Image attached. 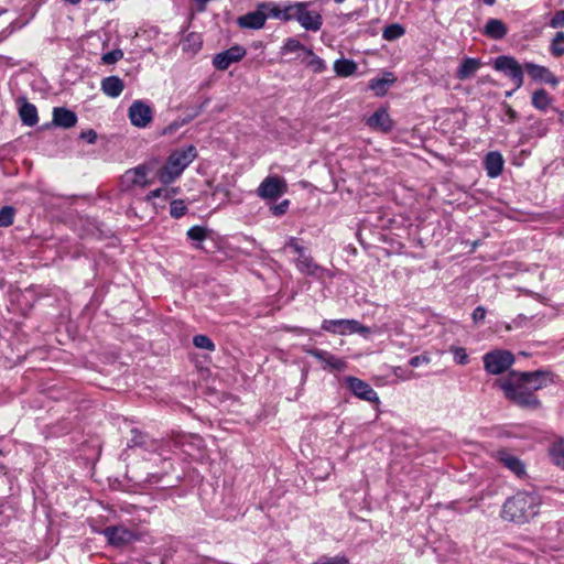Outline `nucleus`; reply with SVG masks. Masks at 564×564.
Listing matches in <instances>:
<instances>
[{"instance_id":"f257e3e1","label":"nucleus","mask_w":564,"mask_h":564,"mask_svg":"<svg viewBox=\"0 0 564 564\" xmlns=\"http://www.w3.org/2000/svg\"><path fill=\"white\" fill-rule=\"evenodd\" d=\"M539 503L535 492L519 491L506 500L501 517L516 524H524L538 514Z\"/></svg>"},{"instance_id":"f03ea898","label":"nucleus","mask_w":564,"mask_h":564,"mask_svg":"<svg viewBox=\"0 0 564 564\" xmlns=\"http://www.w3.org/2000/svg\"><path fill=\"white\" fill-rule=\"evenodd\" d=\"M499 386L505 397L522 409L538 410L542 405L530 386L519 376V371H510L507 379L501 381Z\"/></svg>"},{"instance_id":"7ed1b4c3","label":"nucleus","mask_w":564,"mask_h":564,"mask_svg":"<svg viewBox=\"0 0 564 564\" xmlns=\"http://www.w3.org/2000/svg\"><path fill=\"white\" fill-rule=\"evenodd\" d=\"M197 150L189 144L174 150L167 158L165 164L158 170L156 177L163 185L176 181L184 170L196 159Z\"/></svg>"},{"instance_id":"20e7f679","label":"nucleus","mask_w":564,"mask_h":564,"mask_svg":"<svg viewBox=\"0 0 564 564\" xmlns=\"http://www.w3.org/2000/svg\"><path fill=\"white\" fill-rule=\"evenodd\" d=\"M484 368L490 375H500L514 362V356L509 350L496 349L484 355Z\"/></svg>"},{"instance_id":"39448f33","label":"nucleus","mask_w":564,"mask_h":564,"mask_svg":"<svg viewBox=\"0 0 564 564\" xmlns=\"http://www.w3.org/2000/svg\"><path fill=\"white\" fill-rule=\"evenodd\" d=\"M150 170L148 164H140L126 171L120 180L122 191L128 192L134 187L144 188L151 185L153 181L149 177Z\"/></svg>"},{"instance_id":"423d86ee","label":"nucleus","mask_w":564,"mask_h":564,"mask_svg":"<svg viewBox=\"0 0 564 564\" xmlns=\"http://www.w3.org/2000/svg\"><path fill=\"white\" fill-rule=\"evenodd\" d=\"M321 327L325 332L338 335L357 333L366 336L370 333L369 327L364 326L356 319H324Z\"/></svg>"},{"instance_id":"0eeeda50","label":"nucleus","mask_w":564,"mask_h":564,"mask_svg":"<svg viewBox=\"0 0 564 564\" xmlns=\"http://www.w3.org/2000/svg\"><path fill=\"white\" fill-rule=\"evenodd\" d=\"M310 4L308 1L294 2V21L306 31L317 32L323 25V18L318 12L310 11Z\"/></svg>"},{"instance_id":"6e6552de","label":"nucleus","mask_w":564,"mask_h":564,"mask_svg":"<svg viewBox=\"0 0 564 564\" xmlns=\"http://www.w3.org/2000/svg\"><path fill=\"white\" fill-rule=\"evenodd\" d=\"M494 67L512 80L514 89H519L523 85L524 66L522 67L514 57L507 55L498 56L495 59Z\"/></svg>"},{"instance_id":"1a4fd4ad","label":"nucleus","mask_w":564,"mask_h":564,"mask_svg":"<svg viewBox=\"0 0 564 564\" xmlns=\"http://www.w3.org/2000/svg\"><path fill=\"white\" fill-rule=\"evenodd\" d=\"M288 189L286 182L279 176H268L259 185L258 196L264 199H276Z\"/></svg>"},{"instance_id":"9d476101","label":"nucleus","mask_w":564,"mask_h":564,"mask_svg":"<svg viewBox=\"0 0 564 564\" xmlns=\"http://www.w3.org/2000/svg\"><path fill=\"white\" fill-rule=\"evenodd\" d=\"M260 8L265 10L267 19L272 18L283 22L294 21V2L280 4L273 1H264L260 3Z\"/></svg>"},{"instance_id":"9b49d317","label":"nucleus","mask_w":564,"mask_h":564,"mask_svg":"<svg viewBox=\"0 0 564 564\" xmlns=\"http://www.w3.org/2000/svg\"><path fill=\"white\" fill-rule=\"evenodd\" d=\"M128 115L131 124L138 128H145L153 118L151 107L142 100H134L129 107Z\"/></svg>"},{"instance_id":"f8f14e48","label":"nucleus","mask_w":564,"mask_h":564,"mask_svg":"<svg viewBox=\"0 0 564 564\" xmlns=\"http://www.w3.org/2000/svg\"><path fill=\"white\" fill-rule=\"evenodd\" d=\"M347 388L354 393L357 398L379 404V397L377 392L372 389V387L366 381L356 378V377H347L345 379Z\"/></svg>"},{"instance_id":"ddd939ff","label":"nucleus","mask_w":564,"mask_h":564,"mask_svg":"<svg viewBox=\"0 0 564 564\" xmlns=\"http://www.w3.org/2000/svg\"><path fill=\"white\" fill-rule=\"evenodd\" d=\"M247 51L240 45H234L228 50H225L216 54L213 58V65L218 70H226L231 64L241 61Z\"/></svg>"},{"instance_id":"4468645a","label":"nucleus","mask_w":564,"mask_h":564,"mask_svg":"<svg viewBox=\"0 0 564 564\" xmlns=\"http://www.w3.org/2000/svg\"><path fill=\"white\" fill-rule=\"evenodd\" d=\"M525 383L530 386L533 393L554 382V373L549 370L519 371Z\"/></svg>"},{"instance_id":"2eb2a0df","label":"nucleus","mask_w":564,"mask_h":564,"mask_svg":"<svg viewBox=\"0 0 564 564\" xmlns=\"http://www.w3.org/2000/svg\"><path fill=\"white\" fill-rule=\"evenodd\" d=\"M304 351L316 358L318 361H321L324 365V368H329L332 370L336 371H343L347 367V362L344 359H340L336 357L335 355L330 354L327 350L317 349V348H308L304 349Z\"/></svg>"},{"instance_id":"dca6fc26","label":"nucleus","mask_w":564,"mask_h":564,"mask_svg":"<svg viewBox=\"0 0 564 564\" xmlns=\"http://www.w3.org/2000/svg\"><path fill=\"white\" fill-rule=\"evenodd\" d=\"M524 70L535 82H543L553 87L558 84L557 77L545 66L528 62L524 64Z\"/></svg>"},{"instance_id":"f3484780","label":"nucleus","mask_w":564,"mask_h":564,"mask_svg":"<svg viewBox=\"0 0 564 564\" xmlns=\"http://www.w3.org/2000/svg\"><path fill=\"white\" fill-rule=\"evenodd\" d=\"M267 21L265 10L260 8V3L252 12H248L237 19V24L242 29L259 30L264 26Z\"/></svg>"},{"instance_id":"a211bd4d","label":"nucleus","mask_w":564,"mask_h":564,"mask_svg":"<svg viewBox=\"0 0 564 564\" xmlns=\"http://www.w3.org/2000/svg\"><path fill=\"white\" fill-rule=\"evenodd\" d=\"M367 124L373 129L382 132H390L393 129V121L386 109L380 108L375 111L368 119Z\"/></svg>"},{"instance_id":"6ab92c4d","label":"nucleus","mask_w":564,"mask_h":564,"mask_svg":"<svg viewBox=\"0 0 564 564\" xmlns=\"http://www.w3.org/2000/svg\"><path fill=\"white\" fill-rule=\"evenodd\" d=\"M295 267L299 272L310 276H317L318 273L324 271V269L313 260L312 256L307 251L297 257L295 260Z\"/></svg>"},{"instance_id":"aec40b11","label":"nucleus","mask_w":564,"mask_h":564,"mask_svg":"<svg viewBox=\"0 0 564 564\" xmlns=\"http://www.w3.org/2000/svg\"><path fill=\"white\" fill-rule=\"evenodd\" d=\"M499 462L509 470H511L518 477L525 475V465L523 462L507 451H500L498 453Z\"/></svg>"},{"instance_id":"412c9836","label":"nucleus","mask_w":564,"mask_h":564,"mask_svg":"<svg viewBox=\"0 0 564 564\" xmlns=\"http://www.w3.org/2000/svg\"><path fill=\"white\" fill-rule=\"evenodd\" d=\"M77 122V116L74 111L64 108L56 107L53 110V123L57 127L69 129Z\"/></svg>"},{"instance_id":"4be33fe9","label":"nucleus","mask_w":564,"mask_h":564,"mask_svg":"<svg viewBox=\"0 0 564 564\" xmlns=\"http://www.w3.org/2000/svg\"><path fill=\"white\" fill-rule=\"evenodd\" d=\"M484 164L487 175L495 178L502 173L505 160L499 152L492 151L486 155Z\"/></svg>"},{"instance_id":"5701e85b","label":"nucleus","mask_w":564,"mask_h":564,"mask_svg":"<svg viewBox=\"0 0 564 564\" xmlns=\"http://www.w3.org/2000/svg\"><path fill=\"white\" fill-rule=\"evenodd\" d=\"M123 80L115 75L105 77L100 83L101 91L110 98L119 97L123 91Z\"/></svg>"},{"instance_id":"b1692460","label":"nucleus","mask_w":564,"mask_h":564,"mask_svg":"<svg viewBox=\"0 0 564 564\" xmlns=\"http://www.w3.org/2000/svg\"><path fill=\"white\" fill-rule=\"evenodd\" d=\"M102 533L107 541L115 546H122L133 540L139 539L135 531H99Z\"/></svg>"},{"instance_id":"393cba45","label":"nucleus","mask_w":564,"mask_h":564,"mask_svg":"<svg viewBox=\"0 0 564 564\" xmlns=\"http://www.w3.org/2000/svg\"><path fill=\"white\" fill-rule=\"evenodd\" d=\"M480 66V59L466 57L462 61V64L456 72V78L459 80H466L468 78H471Z\"/></svg>"},{"instance_id":"a878e982","label":"nucleus","mask_w":564,"mask_h":564,"mask_svg":"<svg viewBox=\"0 0 564 564\" xmlns=\"http://www.w3.org/2000/svg\"><path fill=\"white\" fill-rule=\"evenodd\" d=\"M395 82V77L392 73H386L383 77H375L369 82V89L375 91L379 97L384 96L390 86Z\"/></svg>"},{"instance_id":"bb28decb","label":"nucleus","mask_w":564,"mask_h":564,"mask_svg":"<svg viewBox=\"0 0 564 564\" xmlns=\"http://www.w3.org/2000/svg\"><path fill=\"white\" fill-rule=\"evenodd\" d=\"M508 33L507 25L499 19H489L485 25L484 34L492 40H501Z\"/></svg>"},{"instance_id":"cd10ccee","label":"nucleus","mask_w":564,"mask_h":564,"mask_svg":"<svg viewBox=\"0 0 564 564\" xmlns=\"http://www.w3.org/2000/svg\"><path fill=\"white\" fill-rule=\"evenodd\" d=\"M19 116L21 122L28 127H34L39 121L36 107L26 100L20 106Z\"/></svg>"},{"instance_id":"c85d7f7f","label":"nucleus","mask_w":564,"mask_h":564,"mask_svg":"<svg viewBox=\"0 0 564 564\" xmlns=\"http://www.w3.org/2000/svg\"><path fill=\"white\" fill-rule=\"evenodd\" d=\"M357 70V64L351 59L340 58L334 63V72L337 76L348 77Z\"/></svg>"},{"instance_id":"c756f323","label":"nucleus","mask_w":564,"mask_h":564,"mask_svg":"<svg viewBox=\"0 0 564 564\" xmlns=\"http://www.w3.org/2000/svg\"><path fill=\"white\" fill-rule=\"evenodd\" d=\"M552 462L560 468L564 469V438H560L552 443L549 448Z\"/></svg>"},{"instance_id":"7c9ffc66","label":"nucleus","mask_w":564,"mask_h":564,"mask_svg":"<svg viewBox=\"0 0 564 564\" xmlns=\"http://www.w3.org/2000/svg\"><path fill=\"white\" fill-rule=\"evenodd\" d=\"M551 97L544 89H538L532 95V105L539 109L545 111L551 105Z\"/></svg>"},{"instance_id":"2f4dec72","label":"nucleus","mask_w":564,"mask_h":564,"mask_svg":"<svg viewBox=\"0 0 564 564\" xmlns=\"http://www.w3.org/2000/svg\"><path fill=\"white\" fill-rule=\"evenodd\" d=\"M202 44H203V41H202L200 34L192 32V33L187 34V36L183 43V51L195 54L200 50Z\"/></svg>"},{"instance_id":"473e14b6","label":"nucleus","mask_w":564,"mask_h":564,"mask_svg":"<svg viewBox=\"0 0 564 564\" xmlns=\"http://www.w3.org/2000/svg\"><path fill=\"white\" fill-rule=\"evenodd\" d=\"M550 52L554 57L564 55V32H557L550 43Z\"/></svg>"},{"instance_id":"72a5a7b5","label":"nucleus","mask_w":564,"mask_h":564,"mask_svg":"<svg viewBox=\"0 0 564 564\" xmlns=\"http://www.w3.org/2000/svg\"><path fill=\"white\" fill-rule=\"evenodd\" d=\"M305 53L310 57L306 62L307 67H310L314 73L319 74L326 69V64L324 59L314 54L312 50H305Z\"/></svg>"},{"instance_id":"f704fd0d","label":"nucleus","mask_w":564,"mask_h":564,"mask_svg":"<svg viewBox=\"0 0 564 564\" xmlns=\"http://www.w3.org/2000/svg\"><path fill=\"white\" fill-rule=\"evenodd\" d=\"M404 28L399 23H393L384 28L382 37L387 41H394L404 34Z\"/></svg>"},{"instance_id":"c9c22d12","label":"nucleus","mask_w":564,"mask_h":564,"mask_svg":"<svg viewBox=\"0 0 564 564\" xmlns=\"http://www.w3.org/2000/svg\"><path fill=\"white\" fill-rule=\"evenodd\" d=\"M15 209L12 206H3L0 209V227H9L13 224Z\"/></svg>"},{"instance_id":"e433bc0d","label":"nucleus","mask_w":564,"mask_h":564,"mask_svg":"<svg viewBox=\"0 0 564 564\" xmlns=\"http://www.w3.org/2000/svg\"><path fill=\"white\" fill-rule=\"evenodd\" d=\"M186 212H187V207L183 199H174L171 202L170 215L173 218L178 219V218L183 217L186 214Z\"/></svg>"},{"instance_id":"4c0bfd02","label":"nucleus","mask_w":564,"mask_h":564,"mask_svg":"<svg viewBox=\"0 0 564 564\" xmlns=\"http://www.w3.org/2000/svg\"><path fill=\"white\" fill-rule=\"evenodd\" d=\"M193 344H194V346L196 348H199V349H206V350H209V351H214L215 350V344L206 335H196V336H194L193 337Z\"/></svg>"},{"instance_id":"58836bf2","label":"nucleus","mask_w":564,"mask_h":564,"mask_svg":"<svg viewBox=\"0 0 564 564\" xmlns=\"http://www.w3.org/2000/svg\"><path fill=\"white\" fill-rule=\"evenodd\" d=\"M186 236L189 240L203 241L207 238V228L202 226H193L187 230Z\"/></svg>"},{"instance_id":"ea45409f","label":"nucleus","mask_w":564,"mask_h":564,"mask_svg":"<svg viewBox=\"0 0 564 564\" xmlns=\"http://www.w3.org/2000/svg\"><path fill=\"white\" fill-rule=\"evenodd\" d=\"M305 50L307 48L297 39L289 37L282 47V53H295L299 51L305 52Z\"/></svg>"},{"instance_id":"a19ab883","label":"nucleus","mask_w":564,"mask_h":564,"mask_svg":"<svg viewBox=\"0 0 564 564\" xmlns=\"http://www.w3.org/2000/svg\"><path fill=\"white\" fill-rule=\"evenodd\" d=\"M547 124L543 120H535L532 124L529 127V133L532 137H544L547 133Z\"/></svg>"},{"instance_id":"79ce46f5","label":"nucleus","mask_w":564,"mask_h":564,"mask_svg":"<svg viewBox=\"0 0 564 564\" xmlns=\"http://www.w3.org/2000/svg\"><path fill=\"white\" fill-rule=\"evenodd\" d=\"M312 564H350L349 560L344 555L321 556Z\"/></svg>"},{"instance_id":"37998d69","label":"nucleus","mask_w":564,"mask_h":564,"mask_svg":"<svg viewBox=\"0 0 564 564\" xmlns=\"http://www.w3.org/2000/svg\"><path fill=\"white\" fill-rule=\"evenodd\" d=\"M176 193H177V188H172V189L156 188V189L151 191L147 195L145 199L147 200H152V199L159 198V197L169 198L171 195H175Z\"/></svg>"},{"instance_id":"c03bdc74","label":"nucleus","mask_w":564,"mask_h":564,"mask_svg":"<svg viewBox=\"0 0 564 564\" xmlns=\"http://www.w3.org/2000/svg\"><path fill=\"white\" fill-rule=\"evenodd\" d=\"M449 350H451V352L454 356V360L458 365H466V364H468L469 357H468L465 348L452 346Z\"/></svg>"},{"instance_id":"a18cd8bd","label":"nucleus","mask_w":564,"mask_h":564,"mask_svg":"<svg viewBox=\"0 0 564 564\" xmlns=\"http://www.w3.org/2000/svg\"><path fill=\"white\" fill-rule=\"evenodd\" d=\"M123 57V52L119 48L112 50L102 55L101 59L105 64H115Z\"/></svg>"},{"instance_id":"49530a36","label":"nucleus","mask_w":564,"mask_h":564,"mask_svg":"<svg viewBox=\"0 0 564 564\" xmlns=\"http://www.w3.org/2000/svg\"><path fill=\"white\" fill-rule=\"evenodd\" d=\"M285 248H291L297 256L305 253L307 250L299 243V240L295 237H289L285 242Z\"/></svg>"},{"instance_id":"de8ad7c7","label":"nucleus","mask_w":564,"mask_h":564,"mask_svg":"<svg viewBox=\"0 0 564 564\" xmlns=\"http://www.w3.org/2000/svg\"><path fill=\"white\" fill-rule=\"evenodd\" d=\"M549 25L553 29L564 28V10L556 11Z\"/></svg>"},{"instance_id":"09e8293b","label":"nucleus","mask_w":564,"mask_h":564,"mask_svg":"<svg viewBox=\"0 0 564 564\" xmlns=\"http://www.w3.org/2000/svg\"><path fill=\"white\" fill-rule=\"evenodd\" d=\"M289 205V199H284L280 204L272 206L271 212L274 216H282L286 213Z\"/></svg>"},{"instance_id":"8fccbe9b","label":"nucleus","mask_w":564,"mask_h":564,"mask_svg":"<svg viewBox=\"0 0 564 564\" xmlns=\"http://www.w3.org/2000/svg\"><path fill=\"white\" fill-rule=\"evenodd\" d=\"M473 321L475 324L482 323L486 317V310L484 306H477L473 314H471Z\"/></svg>"},{"instance_id":"3c124183","label":"nucleus","mask_w":564,"mask_h":564,"mask_svg":"<svg viewBox=\"0 0 564 564\" xmlns=\"http://www.w3.org/2000/svg\"><path fill=\"white\" fill-rule=\"evenodd\" d=\"M429 362H430V358L427 356H425V355L413 356L409 360V365L412 366V367H419L422 364H429Z\"/></svg>"},{"instance_id":"603ef678","label":"nucleus","mask_w":564,"mask_h":564,"mask_svg":"<svg viewBox=\"0 0 564 564\" xmlns=\"http://www.w3.org/2000/svg\"><path fill=\"white\" fill-rule=\"evenodd\" d=\"M80 138L93 144L97 140V133L94 130H87L82 132Z\"/></svg>"},{"instance_id":"864d4df0","label":"nucleus","mask_w":564,"mask_h":564,"mask_svg":"<svg viewBox=\"0 0 564 564\" xmlns=\"http://www.w3.org/2000/svg\"><path fill=\"white\" fill-rule=\"evenodd\" d=\"M506 115L509 118V121H513L517 119V111L509 105H506Z\"/></svg>"},{"instance_id":"5fc2aeb1","label":"nucleus","mask_w":564,"mask_h":564,"mask_svg":"<svg viewBox=\"0 0 564 564\" xmlns=\"http://www.w3.org/2000/svg\"><path fill=\"white\" fill-rule=\"evenodd\" d=\"M395 376L400 377L402 380H409L415 377L414 372L412 370L405 372L398 373V371H394Z\"/></svg>"},{"instance_id":"6e6d98bb","label":"nucleus","mask_w":564,"mask_h":564,"mask_svg":"<svg viewBox=\"0 0 564 564\" xmlns=\"http://www.w3.org/2000/svg\"><path fill=\"white\" fill-rule=\"evenodd\" d=\"M358 17H360V11H357V10L345 14V19L347 21L356 20V19H358Z\"/></svg>"},{"instance_id":"4d7b16f0","label":"nucleus","mask_w":564,"mask_h":564,"mask_svg":"<svg viewBox=\"0 0 564 564\" xmlns=\"http://www.w3.org/2000/svg\"><path fill=\"white\" fill-rule=\"evenodd\" d=\"M132 442L134 445L137 446H141L143 445V441H142V435L139 434V435H135L133 438H132Z\"/></svg>"},{"instance_id":"13d9d810","label":"nucleus","mask_w":564,"mask_h":564,"mask_svg":"<svg viewBox=\"0 0 564 564\" xmlns=\"http://www.w3.org/2000/svg\"><path fill=\"white\" fill-rule=\"evenodd\" d=\"M209 102V99H205L202 105L199 106L198 110L196 111L195 116H197L206 106L207 104Z\"/></svg>"},{"instance_id":"bf43d9fd","label":"nucleus","mask_w":564,"mask_h":564,"mask_svg":"<svg viewBox=\"0 0 564 564\" xmlns=\"http://www.w3.org/2000/svg\"><path fill=\"white\" fill-rule=\"evenodd\" d=\"M64 2L66 3H69V4H73V6H76L82 0H63Z\"/></svg>"},{"instance_id":"052dcab7","label":"nucleus","mask_w":564,"mask_h":564,"mask_svg":"<svg viewBox=\"0 0 564 564\" xmlns=\"http://www.w3.org/2000/svg\"><path fill=\"white\" fill-rule=\"evenodd\" d=\"M196 2L200 3L202 4V8L200 10H204L205 9V4L209 1V0H195Z\"/></svg>"},{"instance_id":"680f3d73","label":"nucleus","mask_w":564,"mask_h":564,"mask_svg":"<svg viewBox=\"0 0 564 564\" xmlns=\"http://www.w3.org/2000/svg\"><path fill=\"white\" fill-rule=\"evenodd\" d=\"M482 1L487 6H494L496 3V0H482Z\"/></svg>"},{"instance_id":"e2e57ef3","label":"nucleus","mask_w":564,"mask_h":564,"mask_svg":"<svg viewBox=\"0 0 564 564\" xmlns=\"http://www.w3.org/2000/svg\"><path fill=\"white\" fill-rule=\"evenodd\" d=\"M516 90H517V89H512L511 91H507V93H506V97H511V96H512V94H513V91H516Z\"/></svg>"},{"instance_id":"0e129e2a","label":"nucleus","mask_w":564,"mask_h":564,"mask_svg":"<svg viewBox=\"0 0 564 564\" xmlns=\"http://www.w3.org/2000/svg\"><path fill=\"white\" fill-rule=\"evenodd\" d=\"M295 329H296V330H299V332H300V333H302V334H306V333H307V330H306V329H304V328H295Z\"/></svg>"},{"instance_id":"69168bd1","label":"nucleus","mask_w":564,"mask_h":564,"mask_svg":"<svg viewBox=\"0 0 564 564\" xmlns=\"http://www.w3.org/2000/svg\"><path fill=\"white\" fill-rule=\"evenodd\" d=\"M106 529H112V530H116V529H119V527H117V525H110V527H107Z\"/></svg>"},{"instance_id":"338daca9","label":"nucleus","mask_w":564,"mask_h":564,"mask_svg":"<svg viewBox=\"0 0 564 564\" xmlns=\"http://www.w3.org/2000/svg\"><path fill=\"white\" fill-rule=\"evenodd\" d=\"M335 3H343L345 0H334Z\"/></svg>"},{"instance_id":"774afa93","label":"nucleus","mask_w":564,"mask_h":564,"mask_svg":"<svg viewBox=\"0 0 564 564\" xmlns=\"http://www.w3.org/2000/svg\"><path fill=\"white\" fill-rule=\"evenodd\" d=\"M1 455H3V452H2V449L0 448V456H1Z\"/></svg>"}]
</instances>
